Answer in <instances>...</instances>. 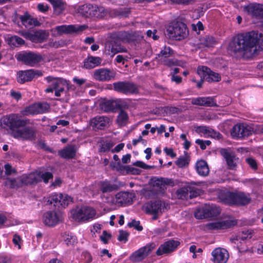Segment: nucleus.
Returning a JSON list of instances; mask_svg holds the SVG:
<instances>
[{
  "mask_svg": "<svg viewBox=\"0 0 263 263\" xmlns=\"http://www.w3.org/2000/svg\"><path fill=\"white\" fill-rule=\"evenodd\" d=\"M76 154V149L74 145H68L59 152V155L62 158L65 159H72L74 157Z\"/></svg>",
  "mask_w": 263,
  "mask_h": 263,
  "instance_id": "nucleus-31",
  "label": "nucleus"
},
{
  "mask_svg": "<svg viewBox=\"0 0 263 263\" xmlns=\"http://www.w3.org/2000/svg\"><path fill=\"white\" fill-rule=\"evenodd\" d=\"M111 235L107 233L106 231H103L102 234L100 236L101 240L104 243H108V240L111 238Z\"/></svg>",
  "mask_w": 263,
  "mask_h": 263,
  "instance_id": "nucleus-56",
  "label": "nucleus"
},
{
  "mask_svg": "<svg viewBox=\"0 0 263 263\" xmlns=\"http://www.w3.org/2000/svg\"><path fill=\"white\" fill-rule=\"evenodd\" d=\"M176 164L179 167H183L188 165L189 160L186 156L180 157L176 161Z\"/></svg>",
  "mask_w": 263,
  "mask_h": 263,
  "instance_id": "nucleus-47",
  "label": "nucleus"
},
{
  "mask_svg": "<svg viewBox=\"0 0 263 263\" xmlns=\"http://www.w3.org/2000/svg\"><path fill=\"white\" fill-rule=\"evenodd\" d=\"M72 202V198L67 195H63L61 194V197L60 200V206L63 208L67 206L69 203Z\"/></svg>",
  "mask_w": 263,
  "mask_h": 263,
  "instance_id": "nucleus-46",
  "label": "nucleus"
},
{
  "mask_svg": "<svg viewBox=\"0 0 263 263\" xmlns=\"http://www.w3.org/2000/svg\"><path fill=\"white\" fill-rule=\"evenodd\" d=\"M134 165L140 167L144 169H151L154 167V166L148 165L142 161H137L134 163Z\"/></svg>",
  "mask_w": 263,
  "mask_h": 263,
  "instance_id": "nucleus-59",
  "label": "nucleus"
},
{
  "mask_svg": "<svg viewBox=\"0 0 263 263\" xmlns=\"http://www.w3.org/2000/svg\"><path fill=\"white\" fill-rule=\"evenodd\" d=\"M92 6L91 4H87L80 6L78 9V13L86 17H91Z\"/></svg>",
  "mask_w": 263,
  "mask_h": 263,
  "instance_id": "nucleus-38",
  "label": "nucleus"
},
{
  "mask_svg": "<svg viewBox=\"0 0 263 263\" xmlns=\"http://www.w3.org/2000/svg\"><path fill=\"white\" fill-rule=\"evenodd\" d=\"M9 42L14 46L22 45L25 43L24 40L16 35L11 36L9 39Z\"/></svg>",
  "mask_w": 263,
  "mask_h": 263,
  "instance_id": "nucleus-50",
  "label": "nucleus"
},
{
  "mask_svg": "<svg viewBox=\"0 0 263 263\" xmlns=\"http://www.w3.org/2000/svg\"><path fill=\"white\" fill-rule=\"evenodd\" d=\"M247 9L248 12L253 16L263 17V5L253 4L249 6Z\"/></svg>",
  "mask_w": 263,
  "mask_h": 263,
  "instance_id": "nucleus-30",
  "label": "nucleus"
},
{
  "mask_svg": "<svg viewBox=\"0 0 263 263\" xmlns=\"http://www.w3.org/2000/svg\"><path fill=\"white\" fill-rule=\"evenodd\" d=\"M161 62L163 63L164 65L168 66H171L173 65L182 66L179 61L175 59H168L166 58L162 60Z\"/></svg>",
  "mask_w": 263,
  "mask_h": 263,
  "instance_id": "nucleus-52",
  "label": "nucleus"
},
{
  "mask_svg": "<svg viewBox=\"0 0 263 263\" xmlns=\"http://www.w3.org/2000/svg\"><path fill=\"white\" fill-rule=\"evenodd\" d=\"M38 105V110L40 114H43L48 111L50 108V105L46 102H42L37 103Z\"/></svg>",
  "mask_w": 263,
  "mask_h": 263,
  "instance_id": "nucleus-53",
  "label": "nucleus"
},
{
  "mask_svg": "<svg viewBox=\"0 0 263 263\" xmlns=\"http://www.w3.org/2000/svg\"><path fill=\"white\" fill-rule=\"evenodd\" d=\"M42 74V72L39 70L19 71L17 73L16 79L19 83L24 84L26 82L31 81L35 77L41 76Z\"/></svg>",
  "mask_w": 263,
  "mask_h": 263,
  "instance_id": "nucleus-11",
  "label": "nucleus"
},
{
  "mask_svg": "<svg viewBox=\"0 0 263 263\" xmlns=\"http://www.w3.org/2000/svg\"><path fill=\"white\" fill-rule=\"evenodd\" d=\"M197 74L209 82H218L221 80L219 73L212 71L206 66H199L197 70Z\"/></svg>",
  "mask_w": 263,
  "mask_h": 263,
  "instance_id": "nucleus-10",
  "label": "nucleus"
},
{
  "mask_svg": "<svg viewBox=\"0 0 263 263\" xmlns=\"http://www.w3.org/2000/svg\"><path fill=\"white\" fill-rule=\"evenodd\" d=\"M166 208L165 203L161 200L150 201L147 202L145 205L146 212L154 215L161 213L164 211Z\"/></svg>",
  "mask_w": 263,
  "mask_h": 263,
  "instance_id": "nucleus-14",
  "label": "nucleus"
},
{
  "mask_svg": "<svg viewBox=\"0 0 263 263\" xmlns=\"http://www.w3.org/2000/svg\"><path fill=\"white\" fill-rule=\"evenodd\" d=\"M205 208L208 210L206 211L207 218L216 217L220 213V209L216 205L205 204Z\"/></svg>",
  "mask_w": 263,
  "mask_h": 263,
  "instance_id": "nucleus-35",
  "label": "nucleus"
},
{
  "mask_svg": "<svg viewBox=\"0 0 263 263\" xmlns=\"http://www.w3.org/2000/svg\"><path fill=\"white\" fill-rule=\"evenodd\" d=\"M206 210H208L205 209V205L203 207L197 209L194 213L195 217L199 219L206 218Z\"/></svg>",
  "mask_w": 263,
  "mask_h": 263,
  "instance_id": "nucleus-45",
  "label": "nucleus"
},
{
  "mask_svg": "<svg viewBox=\"0 0 263 263\" xmlns=\"http://www.w3.org/2000/svg\"><path fill=\"white\" fill-rule=\"evenodd\" d=\"M176 195L178 199L188 200L189 199L188 185L178 189L176 192Z\"/></svg>",
  "mask_w": 263,
  "mask_h": 263,
  "instance_id": "nucleus-39",
  "label": "nucleus"
},
{
  "mask_svg": "<svg viewBox=\"0 0 263 263\" xmlns=\"http://www.w3.org/2000/svg\"><path fill=\"white\" fill-rule=\"evenodd\" d=\"M246 161L252 169L255 170L257 168V162L254 159L252 158H248L246 159Z\"/></svg>",
  "mask_w": 263,
  "mask_h": 263,
  "instance_id": "nucleus-60",
  "label": "nucleus"
},
{
  "mask_svg": "<svg viewBox=\"0 0 263 263\" xmlns=\"http://www.w3.org/2000/svg\"><path fill=\"white\" fill-rule=\"evenodd\" d=\"M126 48L118 44L114 41L109 42L105 46V52L106 54L110 55L111 57L114 56L118 52H126Z\"/></svg>",
  "mask_w": 263,
  "mask_h": 263,
  "instance_id": "nucleus-18",
  "label": "nucleus"
},
{
  "mask_svg": "<svg viewBox=\"0 0 263 263\" xmlns=\"http://www.w3.org/2000/svg\"><path fill=\"white\" fill-rule=\"evenodd\" d=\"M12 135L16 138L29 139L34 137V131L32 128L26 127L21 129L14 130Z\"/></svg>",
  "mask_w": 263,
  "mask_h": 263,
  "instance_id": "nucleus-23",
  "label": "nucleus"
},
{
  "mask_svg": "<svg viewBox=\"0 0 263 263\" xmlns=\"http://www.w3.org/2000/svg\"><path fill=\"white\" fill-rule=\"evenodd\" d=\"M38 107H39L37 103L33 104L28 107H26L24 111V114L26 116L29 115L40 114Z\"/></svg>",
  "mask_w": 263,
  "mask_h": 263,
  "instance_id": "nucleus-43",
  "label": "nucleus"
},
{
  "mask_svg": "<svg viewBox=\"0 0 263 263\" xmlns=\"http://www.w3.org/2000/svg\"><path fill=\"white\" fill-rule=\"evenodd\" d=\"M85 29L84 26H79L74 25H61L55 27L54 29L57 31L59 35L63 34H71L79 32Z\"/></svg>",
  "mask_w": 263,
  "mask_h": 263,
  "instance_id": "nucleus-17",
  "label": "nucleus"
},
{
  "mask_svg": "<svg viewBox=\"0 0 263 263\" xmlns=\"http://www.w3.org/2000/svg\"><path fill=\"white\" fill-rule=\"evenodd\" d=\"M189 199L195 198L201 195L202 191L201 189L196 188L191 185H188Z\"/></svg>",
  "mask_w": 263,
  "mask_h": 263,
  "instance_id": "nucleus-44",
  "label": "nucleus"
},
{
  "mask_svg": "<svg viewBox=\"0 0 263 263\" xmlns=\"http://www.w3.org/2000/svg\"><path fill=\"white\" fill-rule=\"evenodd\" d=\"M113 86L115 91L124 94L135 93L138 92L137 85L130 82H118L113 83Z\"/></svg>",
  "mask_w": 263,
  "mask_h": 263,
  "instance_id": "nucleus-9",
  "label": "nucleus"
},
{
  "mask_svg": "<svg viewBox=\"0 0 263 263\" xmlns=\"http://www.w3.org/2000/svg\"><path fill=\"white\" fill-rule=\"evenodd\" d=\"M128 120V116L127 114L124 110H121L117 118L118 124L120 126H124L127 124Z\"/></svg>",
  "mask_w": 263,
  "mask_h": 263,
  "instance_id": "nucleus-40",
  "label": "nucleus"
},
{
  "mask_svg": "<svg viewBox=\"0 0 263 263\" xmlns=\"http://www.w3.org/2000/svg\"><path fill=\"white\" fill-rule=\"evenodd\" d=\"M153 188L154 190L157 193H162L166 190V187L164 186L162 178H158L155 180Z\"/></svg>",
  "mask_w": 263,
  "mask_h": 263,
  "instance_id": "nucleus-42",
  "label": "nucleus"
},
{
  "mask_svg": "<svg viewBox=\"0 0 263 263\" xmlns=\"http://www.w3.org/2000/svg\"><path fill=\"white\" fill-rule=\"evenodd\" d=\"M24 185H31L40 182V176L37 172H32L21 177Z\"/></svg>",
  "mask_w": 263,
  "mask_h": 263,
  "instance_id": "nucleus-27",
  "label": "nucleus"
},
{
  "mask_svg": "<svg viewBox=\"0 0 263 263\" xmlns=\"http://www.w3.org/2000/svg\"><path fill=\"white\" fill-rule=\"evenodd\" d=\"M92 77L96 81L100 82H106L113 79L115 77V74L110 69L101 68L96 69L93 71Z\"/></svg>",
  "mask_w": 263,
  "mask_h": 263,
  "instance_id": "nucleus-13",
  "label": "nucleus"
},
{
  "mask_svg": "<svg viewBox=\"0 0 263 263\" xmlns=\"http://www.w3.org/2000/svg\"><path fill=\"white\" fill-rule=\"evenodd\" d=\"M189 31L186 25L180 22H177L170 25L166 30L165 35L172 40L180 41L186 37Z\"/></svg>",
  "mask_w": 263,
  "mask_h": 263,
  "instance_id": "nucleus-2",
  "label": "nucleus"
},
{
  "mask_svg": "<svg viewBox=\"0 0 263 263\" xmlns=\"http://www.w3.org/2000/svg\"><path fill=\"white\" fill-rule=\"evenodd\" d=\"M156 245L152 242L144 247L140 248L134 252L130 256L131 261L134 262H139L144 259L156 248Z\"/></svg>",
  "mask_w": 263,
  "mask_h": 263,
  "instance_id": "nucleus-8",
  "label": "nucleus"
},
{
  "mask_svg": "<svg viewBox=\"0 0 263 263\" xmlns=\"http://www.w3.org/2000/svg\"><path fill=\"white\" fill-rule=\"evenodd\" d=\"M121 107L120 101L118 100H105L100 103V109L106 112H113Z\"/></svg>",
  "mask_w": 263,
  "mask_h": 263,
  "instance_id": "nucleus-19",
  "label": "nucleus"
},
{
  "mask_svg": "<svg viewBox=\"0 0 263 263\" xmlns=\"http://www.w3.org/2000/svg\"><path fill=\"white\" fill-rule=\"evenodd\" d=\"M128 226L130 228L134 227L139 231H141L143 229L142 227L140 225L139 221H136L135 220H133L131 222L128 223Z\"/></svg>",
  "mask_w": 263,
  "mask_h": 263,
  "instance_id": "nucleus-57",
  "label": "nucleus"
},
{
  "mask_svg": "<svg viewBox=\"0 0 263 263\" xmlns=\"http://www.w3.org/2000/svg\"><path fill=\"white\" fill-rule=\"evenodd\" d=\"M39 175L40 176V182L43 180L46 183L48 182L50 179L52 178L53 175L50 172L43 173L41 172H37Z\"/></svg>",
  "mask_w": 263,
  "mask_h": 263,
  "instance_id": "nucleus-48",
  "label": "nucleus"
},
{
  "mask_svg": "<svg viewBox=\"0 0 263 263\" xmlns=\"http://www.w3.org/2000/svg\"><path fill=\"white\" fill-rule=\"evenodd\" d=\"M110 119L105 116H97L90 120V124L94 128L103 129L109 125Z\"/></svg>",
  "mask_w": 263,
  "mask_h": 263,
  "instance_id": "nucleus-22",
  "label": "nucleus"
},
{
  "mask_svg": "<svg viewBox=\"0 0 263 263\" xmlns=\"http://www.w3.org/2000/svg\"><path fill=\"white\" fill-rule=\"evenodd\" d=\"M195 143L200 146L201 149H205L206 147V145H210L211 144V142L210 140H203L200 139H197Z\"/></svg>",
  "mask_w": 263,
  "mask_h": 263,
  "instance_id": "nucleus-55",
  "label": "nucleus"
},
{
  "mask_svg": "<svg viewBox=\"0 0 263 263\" xmlns=\"http://www.w3.org/2000/svg\"><path fill=\"white\" fill-rule=\"evenodd\" d=\"M10 96L16 100H19L22 98L21 93L18 91L12 90L10 91Z\"/></svg>",
  "mask_w": 263,
  "mask_h": 263,
  "instance_id": "nucleus-64",
  "label": "nucleus"
},
{
  "mask_svg": "<svg viewBox=\"0 0 263 263\" xmlns=\"http://www.w3.org/2000/svg\"><path fill=\"white\" fill-rule=\"evenodd\" d=\"M4 184L5 186L12 189L18 188L24 185L21 177L16 179L8 178Z\"/></svg>",
  "mask_w": 263,
  "mask_h": 263,
  "instance_id": "nucleus-36",
  "label": "nucleus"
},
{
  "mask_svg": "<svg viewBox=\"0 0 263 263\" xmlns=\"http://www.w3.org/2000/svg\"><path fill=\"white\" fill-rule=\"evenodd\" d=\"M72 217L76 221H86L92 219L96 215L95 210L90 207L77 208L71 211Z\"/></svg>",
  "mask_w": 263,
  "mask_h": 263,
  "instance_id": "nucleus-4",
  "label": "nucleus"
},
{
  "mask_svg": "<svg viewBox=\"0 0 263 263\" xmlns=\"http://www.w3.org/2000/svg\"><path fill=\"white\" fill-rule=\"evenodd\" d=\"M135 194L127 192L118 193L116 195V201L121 204H130L133 202Z\"/></svg>",
  "mask_w": 263,
  "mask_h": 263,
  "instance_id": "nucleus-25",
  "label": "nucleus"
},
{
  "mask_svg": "<svg viewBox=\"0 0 263 263\" xmlns=\"http://www.w3.org/2000/svg\"><path fill=\"white\" fill-rule=\"evenodd\" d=\"M102 61L100 57L88 56L84 61V67L87 69H92L100 65Z\"/></svg>",
  "mask_w": 263,
  "mask_h": 263,
  "instance_id": "nucleus-28",
  "label": "nucleus"
},
{
  "mask_svg": "<svg viewBox=\"0 0 263 263\" xmlns=\"http://www.w3.org/2000/svg\"><path fill=\"white\" fill-rule=\"evenodd\" d=\"M119 232V234L118 237V240L119 241H123L124 242L127 241L129 235L128 233L123 230H120Z\"/></svg>",
  "mask_w": 263,
  "mask_h": 263,
  "instance_id": "nucleus-54",
  "label": "nucleus"
},
{
  "mask_svg": "<svg viewBox=\"0 0 263 263\" xmlns=\"http://www.w3.org/2000/svg\"><path fill=\"white\" fill-rule=\"evenodd\" d=\"M173 50L168 46H165L159 54H157L156 58H159L161 61L164 59L167 58L172 55Z\"/></svg>",
  "mask_w": 263,
  "mask_h": 263,
  "instance_id": "nucleus-41",
  "label": "nucleus"
},
{
  "mask_svg": "<svg viewBox=\"0 0 263 263\" xmlns=\"http://www.w3.org/2000/svg\"><path fill=\"white\" fill-rule=\"evenodd\" d=\"M192 104L206 107L217 106L216 102L212 97H198L192 100Z\"/></svg>",
  "mask_w": 263,
  "mask_h": 263,
  "instance_id": "nucleus-24",
  "label": "nucleus"
},
{
  "mask_svg": "<svg viewBox=\"0 0 263 263\" xmlns=\"http://www.w3.org/2000/svg\"><path fill=\"white\" fill-rule=\"evenodd\" d=\"M13 21L14 23L17 24L18 26H21L22 25L26 28L37 26L40 25L38 21L32 17L27 12L24 15H15L13 18Z\"/></svg>",
  "mask_w": 263,
  "mask_h": 263,
  "instance_id": "nucleus-7",
  "label": "nucleus"
},
{
  "mask_svg": "<svg viewBox=\"0 0 263 263\" xmlns=\"http://www.w3.org/2000/svg\"><path fill=\"white\" fill-rule=\"evenodd\" d=\"M262 34L258 31H252L234 36L230 42L228 50L238 58L248 57L255 53L257 46L263 49Z\"/></svg>",
  "mask_w": 263,
  "mask_h": 263,
  "instance_id": "nucleus-1",
  "label": "nucleus"
},
{
  "mask_svg": "<svg viewBox=\"0 0 263 263\" xmlns=\"http://www.w3.org/2000/svg\"><path fill=\"white\" fill-rule=\"evenodd\" d=\"M64 241L67 245H73L77 243V239L75 236L72 235L71 234H65Z\"/></svg>",
  "mask_w": 263,
  "mask_h": 263,
  "instance_id": "nucleus-49",
  "label": "nucleus"
},
{
  "mask_svg": "<svg viewBox=\"0 0 263 263\" xmlns=\"http://www.w3.org/2000/svg\"><path fill=\"white\" fill-rule=\"evenodd\" d=\"M113 145L112 143L109 142H104L102 144L100 149V152H105L109 151L110 148L112 147Z\"/></svg>",
  "mask_w": 263,
  "mask_h": 263,
  "instance_id": "nucleus-58",
  "label": "nucleus"
},
{
  "mask_svg": "<svg viewBox=\"0 0 263 263\" xmlns=\"http://www.w3.org/2000/svg\"><path fill=\"white\" fill-rule=\"evenodd\" d=\"M53 6L54 9H59V12L63 10V3L62 0H48Z\"/></svg>",
  "mask_w": 263,
  "mask_h": 263,
  "instance_id": "nucleus-51",
  "label": "nucleus"
},
{
  "mask_svg": "<svg viewBox=\"0 0 263 263\" xmlns=\"http://www.w3.org/2000/svg\"><path fill=\"white\" fill-rule=\"evenodd\" d=\"M61 197V194H54L51 195L45 200L47 205H51L53 204L54 207L60 208V200Z\"/></svg>",
  "mask_w": 263,
  "mask_h": 263,
  "instance_id": "nucleus-37",
  "label": "nucleus"
},
{
  "mask_svg": "<svg viewBox=\"0 0 263 263\" xmlns=\"http://www.w3.org/2000/svg\"><path fill=\"white\" fill-rule=\"evenodd\" d=\"M212 257L211 260L213 263H227L229 258L228 252L224 249L217 248L211 253Z\"/></svg>",
  "mask_w": 263,
  "mask_h": 263,
  "instance_id": "nucleus-15",
  "label": "nucleus"
},
{
  "mask_svg": "<svg viewBox=\"0 0 263 263\" xmlns=\"http://www.w3.org/2000/svg\"><path fill=\"white\" fill-rule=\"evenodd\" d=\"M3 122L11 128L24 126L29 123L28 119H23L17 115L12 114L3 119Z\"/></svg>",
  "mask_w": 263,
  "mask_h": 263,
  "instance_id": "nucleus-12",
  "label": "nucleus"
},
{
  "mask_svg": "<svg viewBox=\"0 0 263 263\" xmlns=\"http://www.w3.org/2000/svg\"><path fill=\"white\" fill-rule=\"evenodd\" d=\"M251 201V198L249 195L243 193L235 194L233 193H228L226 195L224 202L229 204H241L246 205L249 203Z\"/></svg>",
  "mask_w": 263,
  "mask_h": 263,
  "instance_id": "nucleus-6",
  "label": "nucleus"
},
{
  "mask_svg": "<svg viewBox=\"0 0 263 263\" xmlns=\"http://www.w3.org/2000/svg\"><path fill=\"white\" fill-rule=\"evenodd\" d=\"M61 220L60 214L54 211H48L43 215L42 221L47 226L53 227L58 224Z\"/></svg>",
  "mask_w": 263,
  "mask_h": 263,
  "instance_id": "nucleus-20",
  "label": "nucleus"
},
{
  "mask_svg": "<svg viewBox=\"0 0 263 263\" xmlns=\"http://www.w3.org/2000/svg\"><path fill=\"white\" fill-rule=\"evenodd\" d=\"M253 233V231L252 230H247L242 231V234L244 235V236H241V239L245 240L247 239L248 238L250 239L251 238L252 234Z\"/></svg>",
  "mask_w": 263,
  "mask_h": 263,
  "instance_id": "nucleus-62",
  "label": "nucleus"
},
{
  "mask_svg": "<svg viewBox=\"0 0 263 263\" xmlns=\"http://www.w3.org/2000/svg\"><path fill=\"white\" fill-rule=\"evenodd\" d=\"M254 128L246 123H238L235 125L231 132L233 138L242 139L251 135Z\"/></svg>",
  "mask_w": 263,
  "mask_h": 263,
  "instance_id": "nucleus-5",
  "label": "nucleus"
},
{
  "mask_svg": "<svg viewBox=\"0 0 263 263\" xmlns=\"http://www.w3.org/2000/svg\"><path fill=\"white\" fill-rule=\"evenodd\" d=\"M17 60L30 66H35L44 60V56L35 52H25L18 55Z\"/></svg>",
  "mask_w": 263,
  "mask_h": 263,
  "instance_id": "nucleus-3",
  "label": "nucleus"
},
{
  "mask_svg": "<svg viewBox=\"0 0 263 263\" xmlns=\"http://www.w3.org/2000/svg\"><path fill=\"white\" fill-rule=\"evenodd\" d=\"M49 36V33L45 30H39L33 34L31 40L36 42H43L47 40Z\"/></svg>",
  "mask_w": 263,
  "mask_h": 263,
  "instance_id": "nucleus-34",
  "label": "nucleus"
},
{
  "mask_svg": "<svg viewBox=\"0 0 263 263\" xmlns=\"http://www.w3.org/2000/svg\"><path fill=\"white\" fill-rule=\"evenodd\" d=\"M100 190L103 193H109L117 191L118 186L108 181H103L100 183Z\"/></svg>",
  "mask_w": 263,
  "mask_h": 263,
  "instance_id": "nucleus-33",
  "label": "nucleus"
},
{
  "mask_svg": "<svg viewBox=\"0 0 263 263\" xmlns=\"http://www.w3.org/2000/svg\"><path fill=\"white\" fill-rule=\"evenodd\" d=\"M37 8L40 12H46L48 10L49 7L47 4L40 3L37 5Z\"/></svg>",
  "mask_w": 263,
  "mask_h": 263,
  "instance_id": "nucleus-63",
  "label": "nucleus"
},
{
  "mask_svg": "<svg viewBox=\"0 0 263 263\" xmlns=\"http://www.w3.org/2000/svg\"><path fill=\"white\" fill-rule=\"evenodd\" d=\"M221 154L225 158L228 167L230 169L233 170L236 167L237 158L234 154L230 153L226 149H221Z\"/></svg>",
  "mask_w": 263,
  "mask_h": 263,
  "instance_id": "nucleus-26",
  "label": "nucleus"
},
{
  "mask_svg": "<svg viewBox=\"0 0 263 263\" xmlns=\"http://www.w3.org/2000/svg\"><path fill=\"white\" fill-rule=\"evenodd\" d=\"M196 170L198 174L203 177L207 176L209 174V167L206 161L201 160L196 164Z\"/></svg>",
  "mask_w": 263,
  "mask_h": 263,
  "instance_id": "nucleus-32",
  "label": "nucleus"
},
{
  "mask_svg": "<svg viewBox=\"0 0 263 263\" xmlns=\"http://www.w3.org/2000/svg\"><path fill=\"white\" fill-rule=\"evenodd\" d=\"M236 224V220L228 219L220 221L209 223L207 224V228L210 230L226 229L230 228Z\"/></svg>",
  "mask_w": 263,
  "mask_h": 263,
  "instance_id": "nucleus-21",
  "label": "nucleus"
},
{
  "mask_svg": "<svg viewBox=\"0 0 263 263\" xmlns=\"http://www.w3.org/2000/svg\"><path fill=\"white\" fill-rule=\"evenodd\" d=\"M46 80L48 83H51V86L56 90L61 86H66L67 89H69V84L68 82L61 78H53L50 76L46 78Z\"/></svg>",
  "mask_w": 263,
  "mask_h": 263,
  "instance_id": "nucleus-29",
  "label": "nucleus"
},
{
  "mask_svg": "<svg viewBox=\"0 0 263 263\" xmlns=\"http://www.w3.org/2000/svg\"><path fill=\"white\" fill-rule=\"evenodd\" d=\"M215 43V39L212 36H206L204 39V45L206 47L212 46Z\"/></svg>",
  "mask_w": 263,
  "mask_h": 263,
  "instance_id": "nucleus-61",
  "label": "nucleus"
},
{
  "mask_svg": "<svg viewBox=\"0 0 263 263\" xmlns=\"http://www.w3.org/2000/svg\"><path fill=\"white\" fill-rule=\"evenodd\" d=\"M179 244L180 242L178 241L173 239L170 240L161 245L156 253L158 256L170 253L174 251Z\"/></svg>",
  "mask_w": 263,
  "mask_h": 263,
  "instance_id": "nucleus-16",
  "label": "nucleus"
}]
</instances>
